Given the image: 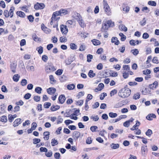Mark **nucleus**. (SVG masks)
Returning a JSON list of instances; mask_svg holds the SVG:
<instances>
[{"instance_id": "7c9ffc66", "label": "nucleus", "mask_w": 159, "mask_h": 159, "mask_svg": "<svg viewBox=\"0 0 159 159\" xmlns=\"http://www.w3.org/2000/svg\"><path fill=\"white\" fill-rule=\"evenodd\" d=\"M0 121L2 122L6 123L7 121V117L5 116H3L0 118Z\"/></svg>"}, {"instance_id": "de8ad7c7", "label": "nucleus", "mask_w": 159, "mask_h": 159, "mask_svg": "<svg viewBox=\"0 0 159 159\" xmlns=\"http://www.w3.org/2000/svg\"><path fill=\"white\" fill-rule=\"evenodd\" d=\"M63 71V70L59 69L56 71L55 74L57 75H60L62 74Z\"/></svg>"}, {"instance_id": "e433bc0d", "label": "nucleus", "mask_w": 159, "mask_h": 159, "mask_svg": "<svg viewBox=\"0 0 159 159\" xmlns=\"http://www.w3.org/2000/svg\"><path fill=\"white\" fill-rule=\"evenodd\" d=\"M109 116L110 117L113 118L116 117L117 116V114L116 113L110 112L109 113Z\"/></svg>"}, {"instance_id": "cd10ccee", "label": "nucleus", "mask_w": 159, "mask_h": 159, "mask_svg": "<svg viewBox=\"0 0 159 159\" xmlns=\"http://www.w3.org/2000/svg\"><path fill=\"white\" fill-rule=\"evenodd\" d=\"M120 29L125 31H126L127 30V28L123 24H120L119 26Z\"/></svg>"}, {"instance_id": "3c124183", "label": "nucleus", "mask_w": 159, "mask_h": 159, "mask_svg": "<svg viewBox=\"0 0 159 159\" xmlns=\"http://www.w3.org/2000/svg\"><path fill=\"white\" fill-rule=\"evenodd\" d=\"M148 3V5L153 6H155L157 4L156 3L155 1H149Z\"/></svg>"}, {"instance_id": "f3484780", "label": "nucleus", "mask_w": 159, "mask_h": 159, "mask_svg": "<svg viewBox=\"0 0 159 159\" xmlns=\"http://www.w3.org/2000/svg\"><path fill=\"white\" fill-rule=\"evenodd\" d=\"M21 119L20 118L17 119L14 121L13 123V126L15 127L18 126L21 123Z\"/></svg>"}, {"instance_id": "0e129e2a", "label": "nucleus", "mask_w": 159, "mask_h": 159, "mask_svg": "<svg viewBox=\"0 0 159 159\" xmlns=\"http://www.w3.org/2000/svg\"><path fill=\"white\" fill-rule=\"evenodd\" d=\"M40 151L41 152H48V149L45 147H41L39 149Z\"/></svg>"}, {"instance_id": "f704fd0d", "label": "nucleus", "mask_w": 159, "mask_h": 159, "mask_svg": "<svg viewBox=\"0 0 159 159\" xmlns=\"http://www.w3.org/2000/svg\"><path fill=\"white\" fill-rule=\"evenodd\" d=\"M75 87V86L73 84H68L67 86V88L69 90H72L74 89Z\"/></svg>"}, {"instance_id": "ea45409f", "label": "nucleus", "mask_w": 159, "mask_h": 159, "mask_svg": "<svg viewBox=\"0 0 159 159\" xmlns=\"http://www.w3.org/2000/svg\"><path fill=\"white\" fill-rule=\"evenodd\" d=\"M32 37L35 41H39V40L40 38L38 37L34 33L32 35Z\"/></svg>"}, {"instance_id": "ddd939ff", "label": "nucleus", "mask_w": 159, "mask_h": 159, "mask_svg": "<svg viewBox=\"0 0 159 159\" xmlns=\"http://www.w3.org/2000/svg\"><path fill=\"white\" fill-rule=\"evenodd\" d=\"M104 85L102 83H100L98 85L97 88H96L95 89V91L96 92H97L98 91H101L104 88Z\"/></svg>"}, {"instance_id": "37998d69", "label": "nucleus", "mask_w": 159, "mask_h": 159, "mask_svg": "<svg viewBox=\"0 0 159 159\" xmlns=\"http://www.w3.org/2000/svg\"><path fill=\"white\" fill-rule=\"evenodd\" d=\"M131 52H132L134 55L135 56L137 55L139 52L138 50L137 49H132L131 50Z\"/></svg>"}, {"instance_id": "0eeeda50", "label": "nucleus", "mask_w": 159, "mask_h": 159, "mask_svg": "<svg viewBox=\"0 0 159 159\" xmlns=\"http://www.w3.org/2000/svg\"><path fill=\"white\" fill-rule=\"evenodd\" d=\"M109 25H108L106 22L103 23L101 28V31L102 32H107L109 28Z\"/></svg>"}, {"instance_id": "5fc2aeb1", "label": "nucleus", "mask_w": 159, "mask_h": 159, "mask_svg": "<svg viewBox=\"0 0 159 159\" xmlns=\"http://www.w3.org/2000/svg\"><path fill=\"white\" fill-rule=\"evenodd\" d=\"M106 22L107 23L108 25H109V27H110L111 26L113 27V26H114V22H112L111 20H108Z\"/></svg>"}, {"instance_id": "6e6552de", "label": "nucleus", "mask_w": 159, "mask_h": 159, "mask_svg": "<svg viewBox=\"0 0 159 159\" xmlns=\"http://www.w3.org/2000/svg\"><path fill=\"white\" fill-rule=\"evenodd\" d=\"M47 91L48 94L52 95L55 93L56 91V89L53 87H50L47 89Z\"/></svg>"}, {"instance_id": "473e14b6", "label": "nucleus", "mask_w": 159, "mask_h": 159, "mask_svg": "<svg viewBox=\"0 0 159 159\" xmlns=\"http://www.w3.org/2000/svg\"><path fill=\"white\" fill-rule=\"evenodd\" d=\"M39 54H42L43 52V48L41 46H40L36 48Z\"/></svg>"}, {"instance_id": "a211bd4d", "label": "nucleus", "mask_w": 159, "mask_h": 159, "mask_svg": "<svg viewBox=\"0 0 159 159\" xmlns=\"http://www.w3.org/2000/svg\"><path fill=\"white\" fill-rule=\"evenodd\" d=\"M140 125V122L138 121L137 120L136 121V124L134 125L132 128H130V129L131 130H136L137 129H138V128H136V127H137L139 126Z\"/></svg>"}, {"instance_id": "a878e982", "label": "nucleus", "mask_w": 159, "mask_h": 159, "mask_svg": "<svg viewBox=\"0 0 159 159\" xmlns=\"http://www.w3.org/2000/svg\"><path fill=\"white\" fill-rule=\"evenodd\" d=\"M91 41L92 42L93 44L95 46L99 45L101 43L99 40L96 39H93Z\"/></svg>"}, {"instance_id": "423d86ee", "label": "nucleus", "mask_w": 159, "mask_h": 159, "mask_svg": "<svg viewBox=\"0 0 159 159\" xmlns=\"http://www.w3.org/2000/svg\"><path fill=\"white\" fill-rule=\"evenodd\" d=\"M60 29L62 34H66L68 32V30L67 26L66 25H60Z\"/></svg>"}, {"instance_id": "79ce46f5", "label": "nucleus", "mask_w": 159, "mask_h": 159, "mask_svg": "<svg viewBox=\"0 0 159 159\" xmlns=\"http://www.w3.org/2000/svg\"><path fill=\"white\" fill-rule=\"evenodd\" d=\"M87 61L89 62L91 61V59L93 58V56L91 54H88L87 56Z\"/></svg>"}, {"instance_id": "39448f33", "label": "nucleus", "mask_w": 159, "mask_h": 159, "mask_svg": "<svg viewBox=\"0 0 159 159\" xmlns=\"http://www.w3.org/2000/svg\"><path fill=\"white\" fill-rule=\"evenodd\" d=\"M80 133L78 131H74L72 135V137L74 140L75 142L77 141L78 139L80 137Z\"/></svg>"}, {"instance_id": "052dcab7", "label": "nucleus", "mask_w": 159, "mask_h": 159, "mask_svg": "<svg viewBox=\"0 0 159 159\" xmlns=\"http://www.w3.org/2000/svg\"><path fill=\"white\" fill-rule=\"evenodd\" d=\"M117 93V91L116 89H114L111 91L110 93V95L111 97L113 96L114 94Z\"/></svg>"}, {"instance_id": "09e8293b", "label": "nucleus", "mask_w": 159, "mask_h": 159, "mask_svg": "<svg viewBox=\"0 0 159 159\" xmlns=\"http://www.w3.org/2000/svg\"><path fill=\"white\" fill-rule=\"evenodd\" d=\"M70 48L73 50H75L77 48V46L74 43H71L70 45Z\"/></svg>"}, {"instance_id": "8fccbe9b", "label": "nucleus", "mask_w": 159, "mask_h": 159, "mask_svg": "<svg viewBox=\"0 0 159 159\" xmlns=\"http://www.w3.org/2000/svg\"><path fill=\"white\" fill-rule=\"evenodd\" d=\"M152 61L153 63L157 64H158L159 63L158 58L156 57H153L152 60Z\"/></svg>"}, {"instance_id": "4d7b16f0", "label": "nucleus", "mask_w": 159, "mask_h": 159, "mask_svg": "<svg viewBox=\"0 0 159 159\" xmlns=\"http://www.w3.org/2000/svg\"><path fill=\"white\" fill-rule=\"evenodd\" d=\"M34 99L36 102H39L40 101V97L39 96H35L34 97Z\"/></svg>"}, {"instance_id": "f257e3e1", "label": "nucleus", "mask_w": 159, "mask_h": 159, "mask_svg": "<svg viewBox=\"0 0 159 159\" xmlns=\"http://www.w3.org/2000/svg\"><path fill=\"white\" fill-rule=\"evenodd\" d=\"M126 85L124 88L121 89L118 92V95L122 98L128 97L130 94L131 90L129 88H127Z\"/></svg>"}, {"instance_id": "7ed1b4c3", "label": "nucleus", "mask_w": 159, "mask_h": 159, "mask_svg": "<svg viewBox=\"0 0 159 159\" xmlns=\"http://www.w3.org/2000/svg\"><path fill=\"white\" fill-rule=\"evenodd\" d=\"M56 70L52 64L51 62L48 63V65L45 67V70L47 73L54 71Z\"/></svg>"}, {"instance_id": "b1692460", "label": "nucleus", "mask_w": 159, "mask_h": 159, "mask_svg": "<svg viewBox=\"0 0 159 159\" xmlns=\"http://www.w3.org/2000/svg\"><path fill=\"white\" fill-rule=\"evenodd\" d=\"M111 148L113 149H116L119 147V144L118 143H112L110 145Z\"/></svg>"}, {"instance_id": "69168bd1", "label": "nucleus", "mask_w": 159, "mask_h": 159, "mask_svg": "<svg viewBox=\"0 0 159 159\" xmlns=\"http://www.w3.org/2000/svg\"><path fill=\"white\" fill-rule=\"evenodd\" d=\"M42 59L44 62H46L48 60V57L46 55H43L42 56Z\"/></svg>"}, {"instance_id": "c756f323", "label": "nucleus", "mask_w": 159, "mask_h": 159, "mask_svg": "<svg viewBox=\"0 0 159 159\" xmlns=\"http://www.w3.org/2000/svg\"><path fill=\"white\" fill-rule=\"evenodd\" d=\"M88 75L90 78H93L94 77L96 74L95 73H93V71L92 70H90L88 73Z\"/></svg>"}, {"instance_id": "a19ab883", "label": "nucleus", "mask_w": 159, "mask_h": 159, "mask_svg": "<svg viewBox=\"0 0 159 159\" xmlns=\"http://www.w3.org/2000/svg\"><path fill=\"white\" fill-rule=\"evenodd\" d=\"M133 99L135 100L139 99L140 98V94L139 93H137L134 94Z\"/></svg>"}, {"instance_id": "dca6fc26", "label": "nucleus", "mask_w": 159, "mask_h": 159, "mask_svg": "<svg viewBox=\"0 0 159 159\" xmlns=\"http://www.w3.org/2000/svg\"><path fill=\"white\" fill-rule=\"evenodd\" d=\"M111 42L112 43H114L116 45H118L120 43V42L117 39V37H113L111 39Z\"/></svg>"}, {"instance_id": "6e6d98bb", "label": "nucleus", "mask_w": 159, "mask_h": 159, "mask_svg": "<svg viewBox=\"0 0 159 159\" xmlns=\"http://www.w3.org/2000/svg\"><path fill=\"white\" fill-rule=\"evenodd\" d=\"M51 103L50 102H45L43 105L44 107L46 108H48L51 106Z\"/></svg>"}, {"instance_id": "e2e57ef3", "label": "nucleus", "mask_w": 159, "mask_h": 159, "mask_svg": "<svg viewBox=\"0 0 159 159\" xmlns=\"http://www.w3.org/2000/svg\"><path fill=\"white\" fill-rule=\"evenodd\" d=\"M37 126V124L35 122H33L31 124V128L33 130H35Z\"/></svg>"}, {"instance_id": "4468645a", "label": "nucleus", "mask_w": 159, "mask_h": 159, "mask_svg": "<svg viewBox=\"0 0 159 159\" xmlns=\"http://www.w3.org/2000/svg\"><path fill=\"white\" fill-rule=\"evenodd\" d=\"M141 152L142 155H144L145 154L146 152H147L148 149L147 146L142 145L141 147Z\"/></svg>"}, {"instance_id": "aec40b11", "label": "nucleus", "mask_w": 159, "mask_h": 159, "mask_svg": "<svg viewBox=\"0 0 159 159\" xmlns=\"http://www.w3.org/2000/svg\"><path fill=\"white\" fill-rule=\"evenodd\" d=\"M16 15L21 18H24L25 16V14L21 11H18L16 12Z\"/></svg>"}, {"instance_id": "20e7f679", "label": "nucleus", "mask_w": 159, "mask_h": 159, "mask_svg": "<svg viewBox=\"0 0 159 159\" xmlns=\"http://www.w3.org/2000/svg\"><path fill=\"white\" fill-rule=\"evenodd\" d=\"M45 7L44 4L42 3L37 2L34 6V8L36 10L42 9Z\"/></svg>"}, {"instance_id": "2eb2a0df", "label": "nucleus", "mask_w": 159, "mask_h": 159, "mask_svg": "<svg viewBox=\"0 0 159 159\" xmlns=\"http://www.w3.org/2000/svg\"><path fill=\"white\" fill-rule=\"evenodd\" d=\"M17 64L14 63H12L10 64V67L11 71L14 73L16 72V68Z\"/></svg>"}, {"instance_id": "c85d7f7f", "label": "nucleus", "mask_w": 159, "mask_h": 159, "mask_svg": "<svg viewBox=\"0 0 159 159\" xmlns=\"http://www.w3.org/2000/svg\"><path fill=\"white\" fill-rule=\"evenodd\" d=\"M20 78V76L18 74L15 75L13 77V80L16 82H17L19 80V78Z\"/></svg>"}, {"instance_id": "58836bf2", "label": "nucleus", "mask_w": 159, "mask_h": 159, "mask_svg": "<svg viewBox=\"0 0 159 159\" xmlns=\"http://www.w3.org/2000/svg\"><path fill=\"white\" fill-rule=\"evenodd\" d=\"M152 134V131L151 129H148L145 133L146 135L148 137H150Z\"/></svg>"}, {"instance_id": "bb28decb", "label": "nucleus", "mask_w": 159, "mask_h": 159, "mask_svg": "<svg viewBox=\"0 0 159 159\" xmlns=\"http://www.w3.org/2000/svg\"><path fill=\"white\" fill-rule=\"evenodd\" d=\"M61 12V16L65 15L68 14V11L66 9H63L59 11Z\"/></svg>"}, {"instance_id": "393cba45", "label": "nucleus", "mask_w": 159, "mask_h": 159, "mask_svg": "<svg viewBox=\"0 0 159 159\" xmlns=\"http://www.w3.org/2000/svg\"><path fill=\"white\" fill-rule=\"evenodd\" d=\"M15 10V7H11L9 11V14L10 16V17L12 18L13 16V11Z\"/></svg>"}, {"instance_id": "a18cd8bd", "label": "nucleus", "mask_w": 159, "mask_h": 159, "mask_svg": "<svg viewBox=\"0 0 159 159\" xmlns=\"http://www.w3.org/2000/svg\"><path fill=\"white\" fill-rule=\"evenodd\" d=\"M27 84V80L25 79H23L21 80L20 83L21 85L22 86H25Z\"/></svg>"}, {"instance_id": "9b49d317", "label": "nucleus", "mask_w": 159, "mask_h": 159, "mask_svg": "<svg viewBox=\"0 0 159 159\" xmlns=\"http://www.w3.org/2000/svg\"><path fill=\"white\" fill-rule=\"evenodd\" d=\"M122 10L125 13H128L129 10V7L127 5L123 3L122 5Z\"/></svg>"}, {"instance_id": "13d9d810", "label": "nucleus", "mask_w": 159, "mask_h": 159, "mask_svg": "<svg viewBox=\"0 0 159 159\" xmlns=\"http://www.w3.org/2000/svg\"><path fill=\"white\" fill-rule=\"evenodd\" d=\"M31 94L30 93H26L24 96V98L25 99H29L31 97Z\"/></svg>"}, {"instance_id": "412c9836", "label": "nucleus", "mask_w": 159, "mask_h": 159, "mask_svg": "<svg viewBox=\"0 0 159 159\" xmlns=\"http://www.w3.org/2000/svg\"><path fill=\"white\" fill-rule=\"evenodd\" d=\"M60 108V107L59 106L52 105L51 106L50 109L52 111H55L59 109Z\"/></svg>"}, {"instance_id": "4be33fe9", "label": "nucleus", "mask_w": 159, "mask_h": 159, "mask_svg": "<svg viewBox=\"0 0 159 159\" xmlns=\"http://www.w3.org/2000/svg\"><path fill=\"white\" fill-rule=\"evenodd\" d=\"M50 133L48 131H45L43 133V139L45 140H48L49 138Z\"/></svg>"}, {"instance_id": "5701e85b", "label": "nucleus", "mask_w": 159, "mask_h": 159, "mask_svg": "<svg viewBox=\"0 0 159 159\" xmlns=\"http://www.w3.org/2000/svg\"><path fill=\"white\" fill-rule=\"evenodd\" d=\"M73 17L77 21L82 19V17L80 14L78 13H76L75 14V16H73Z\"/></svg>"}, {"instance_id": "680f3d73", "label": "nucleus", "mask_w": 159, "mask_h": 159, "mask_svg": "<svg viewBox=\"0 0 159 159\" xmlns=\"http://www.w3.org/2000/svg\"><path fill=\"white\" fill-rule=\"evenodd\" d=\"M61 156L59 152H56L54 154V157L56 159H59Z\"/></svg>"}, {"instance_id": "4c0bfd02", "label": "nucleus", "mask_w": 159, "mask_h": 159, "mask_svg": "<svg viewBox=\"0 0 159 159\" xmlns=\"http://www.w3.org/2000/svg\"><path fill=\"white\" fill-rule=\"evenodd\" d=\"M42 90V88L39 87H36L35 89V92L38 94H40L41 93Z\"/></svg>"}, {"instance_id": "1a4fd4ad", "label": "nucleus", "mask_w": 159, "mask_h": 159, "mask_svg": "<svg viewBox=\"0 0 159 159\" xmlns=\"http://www.w3.org/2000/svg\"><path fill=\"white\" fill-rule=\"evenodd\" d=\"M41 28L42 30L44 32L46 33V34H48L50 32V30L48 29L42 23L41 25Z\"/></svg>"}, {"instance_id": "49530a36", "label": "nucleus", "mask_w": 159, "mask_h": 159, "mask_svg": "<svg viewBox=\"0 0 159 159\" xmlns=\"http://www.w3.org/2000/svg\"><path fill=\"white\" fill-rule=\"evenodd\" d=\"M40 139H39L34 138L33 139V143L34 144H37L40 142Z\"/></svg>"}, {"instance_id": "bf43d9fd", "label": "nucleus", "mask_w": 159, "mask_h": 159, "mask_svg": "<svg viewBox=\"0 0 159 159\" xmlns=\"http://www.w3.org/2000/svg\"><path fill=\"white\" fill-rule=\"evenodd\" d=\"M3 15L6 18L10 16V14H9V12L7 10H6L4 11Z\"/></svg>"}, {"instance_id": "864d4df0", "label": "nucleus", "mask_w": 159, "mask_h": 159, "mask_svg": "<svg viewBox=\"0 0 159 159\" xmlns=\"http://www.w3.org/2000/svg\"><path fill=\"white\" fill-rule=\"evenodd\" d=\"M98 129V127L96 126H93L90 128V129L92 132H95L96 129Z\"/></svg>"}, {"instance_id": "338daca9", "label": "nucleus", "mask_w": 159, "mask_h": 159, "mask_svg": "<svg viewBox=\"0 0 159 159\" xmlns=\"http://www.w3.org/2000/svg\"><path fill=\"white\" fill-rule=\"evenodd\" d=\"M149 37L148 34L147 33H144L143 34L142 38L143 39H147Z\"/></svg>"}, {"instance_id": "f03ea898", "label": "nucleus", "mask_w": 159, "mask_h": 159, "mask_svg": "<svg viewBox=\"0 0 159 159\" xmlns=\"http://www.w3.org/2000/svg\"><path fill=\"white\" fill-rule=\"evenodd\" d=\"M103 8L105 11L108 15H110L111 12L109 6L108 5L107 2L106 0L103 1Z\"/></svg>"}, {"instance_id": "9d476101", "label": "nucleus", "mask_w": 159, "mask_h": 159, "mask_svg": "<svg viewBox=\"0 0 159 159\" xmlns=\"http://www.w3.org/2000/svg\"><path fill=\"white\" fill-rule=\"evenodd\" d=\"M66 99V98L65 96L63 94L60 95L58 98V100L61 104H62L64 102Z\"/></svg>"}, {"instance_id": "c9c22d12", "label": "nucleus", "mask_w": 159, "mask_h": 159, "mask_svg": "<svg viewBox=\"0 0 159 159\" xmlns=\"http://www.w3.org/2000/svg\"><path fill=\"white\" fill-rule=\"evenodd\" d=\"M27 19L30 22L32 23L34 21V17L33 15H30L27 16Z\"/></svg>"}, {"instance_id": "603ef678", "label": "nucleus", "mask_w": 159, "mask_h": 159, "mask_svg": "<svg viewBox=\"0 0 159 159\" xmlns=\"http://www.w3.org/2000/svg\"><path fill=\"white\" fill-rule=\"evenodd\" d=\"M143 74L144 75H149L150 74L151 71L150 70L147 69L143 70Z\"/></svg>"}, {"instance_id": "774afa93", "label": "nucleus", "mask_w": 159, "mask_h": 159, "mask_svg": "<svg viewBox=\"0 0 159 159\" xmlns=\"http://www.w3.org/2000/svg\"><path fill=\"white\" fill-rule=\"evenodd\" d=\"M1 90L3 92H7L8 90L6 87L5 85H3L2 87Z\"/></svg>"}, {"instance_id": "2f4dec72", "label": "nucleus", "mask_w": 159, "mask_h": 159, "mask_svg": "<svg viewBox=\"0 0 159 159\" xmlns=\"http://www.w3.org/2000/svg\"><path fill=\"white\" fill-rule=\"evenodd\" d=\"M59 15L61 16V12H59V11L54 12L52 15V19H53L54 18H55V17H56L57 16H59Z\"/></svg>"}, {"instance_id": "72a5a7b5", "label": "nucleus", "mask_w": 159, "mask_h": 159, "mask_svg": "<svg viewBox=\"0 0 159 159\" xmlns=\"http://www.w3.org/2000/svg\"><path fill=\"white\" fill-rule=\"evenodd\" d=\"M58 143V142L57 140H55L54 139H52L51 144L52 146H54Z\"/></svg>"}, {"instance_id": "c03bdc74", "label": "nucleus", "mask_w": 159, "mask_h": 159, "mask_svg": "<svg viewBox=\"0 0 159 159\" xmlns=\"http://www.w3.org/2000/svg\"><path fill=\"white\" fill-rule=\"evenodd\" d=\"M45 155L47 157H51L52 155V152L51 150H49L48 152H45Z\"/></svg>"}, {"instance_id": "6ab92c4d", "label": "nucleus", "mask_w": 159, "mask_h": 159, "mask_svg": "<svg viewBox=\"0 0 159 159\" xmlns=\"http://www.w3.org/2000/svg\"><path fill=\"white\" fill-rule=\"evenodd\" d=\"M77 22L79 23V24L81 27L84 28V27L86 26V24L82 19L77 21Z\"/></svg>"}, {"instance_id": "f8f14e48", "label": "nucleus", "mask_w": 159, "mask_h": 159, "mask_svg": "<svg viewBox=\"0 0 159 159\" xmlns=\"http://www.w3.org/2000/svg\"><path fill=\"white\" fill-rule=\"evenodd\" d=\"M156 116L154 114H149L148 115L146 116V118L149 120H153V118H156Z\"/></svg>"}]
</instances>
